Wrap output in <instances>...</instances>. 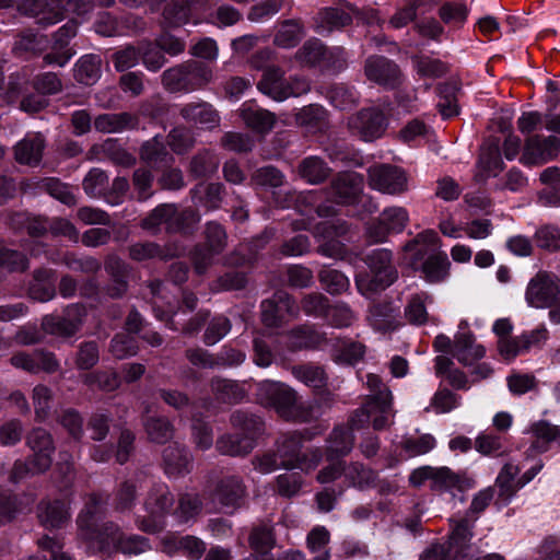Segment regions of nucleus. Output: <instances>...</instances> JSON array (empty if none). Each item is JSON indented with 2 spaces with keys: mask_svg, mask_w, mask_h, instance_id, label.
<instances>
[{
  "mask_svg": "<svg viewBox=\"0 0 560 560\" xmlns=\"http://www.w3.org/2000/svg\"><path fill=\"white\" fill-rule=\"evenodd\" d=\"M0 83V98L7 104H14L28 90L30 77L25 71L12 73L5 88Z\"/></svg>",
  "mask_w": 560,
  "mask_h": 560,
  "instance_id": "42",
  "label": "nucleus"
},
{
  "mask_svg": "<svg viewBox=\"0 0 560 560\" xmlns=\"http://www.w3.org/2000/svg\"><path fill=\"white\" fill-rule=\"evenodd\" d=\"M325 318L329 325L343 328L351 326L357 319V315L347 303L338 302L335 305L329 304Z\"/></svg>",
  "mask_w": 560,
  "mask_h": 560,
  "instance_id": "61",
  "label": "nucleus"
},
{
  "mask_svg": "<svg viewBox=\"0 0 560 560\" xmlns=\"http://www.w3.org/2000/svg\"><path fill=\"white\" fill-rule=\"evenodd\" d=\"M27 267V258L22 253L10 248H0V281L8 273L24 271Z\"/></svg>",
  "mask_w": 560,
  "mask_h": 560,
  "instance_id": "51",
  "label": "nucleus"
},
{
  "mask_svg": "<svg viewBox=\"0 0 560 560\" xmlns=\"http://www.w3.org/2000/svg\"><path fill=\"white\" fill-rule=\"evenodd\" d=\"M201 506V499L197 493H182L178 497V505L174 510V515L180 523H186L200 513Z\"/></svg>",
  "mask_w": 560,
  "mask_h": 560,
  "instance_id": "53",
  "label": "nucleus"
},
{
  "mask_svg": "<svg viewBox=\"0 0 560 560\" xmlns=\"http://www.w3.org/2000/svg\"><path fill=\"white\" fill-rule=\"evenodd\" d=\"M257 89L276 102L298 97L311 90L310 82L302 77L285 78V72L278 66L270 65L264 69Z\"/></svg>",
  "mask_w": 560,
  "mask_h": 560,
  "instance_id": "7",
  "label": "nucleus"
},
{
  "mask_svg": "<svg viewBox=\"0 0 560 560\" xmlns=\"http://www.w3.org/2000/svg\"><path fill=\"white\" fill-rule=\"evenodd\" d=\"M15 8L21 14L36 19V23L43 27L55 25L63 20L59 1L15 0Z\"/></svg>",
  "mask_w": 560,
  "mask_h": 560,
  "instance_id": "16",
  "label": "nucleus"
},
{
  "mask_svg": "<svg viewBox=\"0 0 560 560\" xmlns=\"http://www.w3.org/2000/svg\"><path fill=\"white\" fill-rule=\"evenodd\" d=\"M38 518L46 528H61L70 520V512L62 501H46L38 505Z\"/></svg>",
  "mask_w": 560,
  "mask_h": 560,
  "instance_id": "33",
  "label": "nucleus"
},
{
  "mask_svg": "<svg viewBox=\"0 0 560 560\" xmlns=\"http://www.w3.org/2000/svg\"><path fill=\"white\" fill-rule=\"evenodd\" d=\"M162 465L170 479H178L190 472L192 457L185 446L175 442L163 450Z\"/></svg>",
  "mask_w": 560,
  "mask_h": 560,
  "instance_id": "20",
  "label": "nucleus"
},
{
  "mask_svg": "<svg viewBox=\"0 0 560 560\" xmlns=\"http://www.w3.org/2000/svg\"><path fill=\"white\" fill-rule=\"evenodd\" d=\"M213 72L207 65L189 60L165 70L162 74V84L170 92H192L209 84Z\"/></svg>",
  "mask_w": 560,
  "mask_h": 560,
  "instance_id": "6",
  "label": "nucleus"
},
{
  "mask_svg": "<svg viewBox=\"0 0 560 560\" xmlns=\"http://www.w3.org/2000/svg\"><path fill=\"white\" fill-rule=\"evenodd\" d=\"M347 9H349L347 7ZM352 12L338 8H324L314 18V28L319 35H329L350 25Z\"/></svg>",
  "mask_w": 560,
  "mask_h": 560,
  "instance_id": "24",
  "label": "nucleus"
},
{
  "mask_svg": "<svg viewBox=\"0 0 560 560\" xmlns=\"http://www.w3.org/2000/svg\"><path fill=\"white\" fill-rule=\"evenodd\" d=\"M177 221L176 208L173 205H161L142 221L141 226L149 232L155 233L164 224L166 230L174 231Z\"/></svg>",
  "mask_w": 560,
  "mask_h": 560,
  "instance_id": "38",
  "label": "nucleus"
},
{
  "mask_svg": "<svg viewBox=\"0 0 560 560\" xmlns=\"http://www.w3.org/2000/svg\"><path fill=\"white\" fill-rule=\"evenodd\" d=\"M324 334L313 326L301 325L287 334V347L292 351L316 348L324 341Z\"/></svg>",
  "mask_w": 560,
  "mask_h": 560,
  "instance_id": "34",
  "label": "nucleus"
},
{
  "mask_svg": "<svg viewBox=\"0 0 560 560\" xmlns=\"http://www.w3.org/2000/svg\"><path fill=\"white\" fill-rule=\"evenodd\" d=\"M462 397L447 388H441L434 393L430 405L424 409L427 412L448 413L460 406Z\"/></svg>",
  "mask_w": 560,
  "mask_h": 560,
  "instance_id": "52",
  "label": "nucleus"
},
{
  "mask_svg": "<svg viewBox=\"0 0 560 560\" xmlns=\"http://www.w3.org/2000/svg\"><path fill=\"white\" fill-rule=\"evenodd\" d=\"M256 397L260 405L273 408L287 420L306 422L313 417L312 408L298 402L296 392L282 382L265 380L258 383Z\"/></svg>",
  "mask_w": 560,
  "mask_h": 560,
  "instance_id": "2",
  "label": "nucleus"
},
{
  "mask_svg": "<svg viewBox=\"0 0 560 560\" xmlns=\"http://www.w3.org/2000/svg\"><path fill=\"white\" fill-rule=\"evenodd\" d=\"M365 262L371 273L355 277L357 288L362 295L371 296L384 291L396 281L398 272L392 262L390 250L374 249L366 256Z\"/></svg>",
  "mask_w": 560,
  "mask_h": 560,
  "instance_id": "5",
  "label": "nucleus"
},
{
  "mask_svg": "<svg viewBox=\"0 0 560 560\" xmlns=\"http://www.w3.org/2000/svg\"><path fill=\"white\" fill-rule=\"evenodd\" d=\"M450 261L445 253L428 256L421 265V272L430 283H436L445 279Z\"/></svg>",
  "mask_w": 560,
  "mask_h": 560,
  "instance_id": "46",
  "label": "nucleus"
},
{
  "mask_svg": "<svg viewBox=\"0 0 560 560\" xmlns=\"http://www.w3.org/2000/svg\"><path fill=\"white\" fill-rule=\"evenodd\" d=\"M45 140L39 133H28L14 147L15 160L21 164L37 165L43 156Z\"/></svg>",
  "mask_w": 560,
  "mask_h": 560,
  "instance_id": "28",
  "label": "nucleus"
},
{
  "mask_svg": "<svg viewBox=\"0 0 560 560\" xmlns=\"http://www.w3.org/2000/svg\"><path fill=\"white\" fill-rule=\"evenodd\" d=\"M468 12V8L462 2H445L439 10V16L445 24L460 27L466 22Z\"/></svg>",
  "mask_w": 560,
  "mask_h": 560,
  "instance_id": "63",
  "label": "nucleus"
},
{
  "mask_svg": "<svg viewBox=\"0 0 560 560\" xmlns=\"http://www.w3.org/2000/svg\"><path fill=\"white\" fill-rule=\"evenodd\" d=\"M211 390L215 398L222 402H238L244 397L243 388L235 382L214 377L210 383Z\"/></svg>",
  "mask_w": 560,
  "mask_h": 560,
  "instance_id": "47",
  "label": "nucleus"
},
{
  "mask_svg": "<svg viewBox=\"0 0 560 560\" xmlns=\"http://www.w3.org/2000/svg\"><path fill=\"white\" fill-rule=\"evenodd\" d=\"M486 353L483 346L476 342L470 334H460L456 336L453 355L463 364L468 365L474 361L481 359Z\"/></svg>",
  "mask_w": 560,
  "mask_h": 560,
  "instance_id": "35",
  "label": "nucleus"
},
{
  "mask_svg": "<svg viewBox=\"0 0 560 560\" xmlns=\"http://www.w3.org/2000/svg\"><path fill=\"white\" fill-rule=\"evenodd\" d=\"M433 302L428 292H419L410 295L405 306V317L409 324L421 326L429 322L430 316L427 311V304Z\"/></svg>",
  "mask_w": 560,
  "mask_h": 560,
  "instance_id": "39",
  "label": "nucleus"
},
{
  "mask_svg": "<svg viewBox=\"0 0 560 560\" xmlns=\"http://www.w3.org/2000/svg\"><path fill=\"white\" fill-rule=\"evenodd\" d=\"M476 518L465 516L455 523L448 541V551L455 560H464L466 558V550L472 537L471 529Z\"/></svg>",
  "mask_w": 560,
  "mask_h": 560,
  "instance_id": "27",
  "label": "nucleus"
},
{
  "mask_svg": "<svg viewBox=\"0 0 560 560\" xmlns=\"http://www.w3.org/2000/svg\"><path fill=\"white\" fill-rule=\"evenodd\" d=\"M231 423L238 432L223 434L217 440V450L229 456H246L255 445L256 439L264 432V422L260 417L237 410L231 416Z\"/></svg>",
  "mask_w": 560,
  "mask_h": 560,
  "instance_id": "3",
  "label": "nucleus"
},
{
  "mask_svg": "<svg viewBox=\"0 0 560 560\" xmlns=\"http://www.w3.org/2000/svg\"><path fill=\"white\" fill-rule=\"evenodd\" d=\"M261 320L267 327H278L285 316L298 317L300 310L295 301L284 291L276 292L270 299L261 302Z\"/></svg>",
  "mask_w": 560,
  "mask_h": 560,
  "instance_id": "14",
  "label": "nucleus"
},
{
  "mask_svg": "<svg viewBox=\"0 0 560 560\" xmlns=\"http://www.w3.org/2000/svg\"><path fill=\"white\" fill-rule=\"evenodd\" d=\"M366 319L371 327L380 332L393 331L400 325L399 313L390 303L372 304Z\"/></svg>",
  "mask_w": 560,
  "mask_h": 560,
  "instance_id": "26",
  "label": "nucleus"
},
{
  "mask_svg": "<svg viewBox=\"0 0 560 560\" xmlns=\"http://www.w3.org/2000/svg\"><path fill=\"white\" fill-rule=\"evenodd\" d=\"M302 444L303 435L299 432L282 434L277 440L276 452L282 468L288 470L301 469L308 472L319 465L323 457L322 451L313 448L303 453Z\"/></svg>",
  "mask_w": 560,
  "mask_h": 560,
  "instance_id": "8",
  "label": "nucleus"
},
{
  "mask_svg": "<svg viewBox=\"0 0 560 560\" xmlns=\"http://www.w3.org/2000/svg\"><path fill=\"white\" fill-rule=\"evenodd\" d=\"M369 186L382 194L398 196L408 191V175L399 166L373 165L368 170Z\"/></svg>",
  "mask_w": 560,
  "mask_h": 560,
  "instance_id": "10",
  "label": "nucleus"
},
{
  "mask_svg": "<svg viewBox=\"0 0 560 560\" xmlns=\"http://www.w3.org/2000/svg\"><path fill=\"white\" fill-rule=\"evenodd\" d=\"M107 186L108 176L103 170L97 167L90 170L82 182L83 190L90 197L102 196Z\"/></svg>",
  "mask_w": 560,
  "mask_h": 560,
  "instance_id": "64",
  "label": "nucleus"
},
{
  "mask_svg": "<svg viewBox=\"0 0 560 560\" xmlns=\"http://www.w3.org/2000/svg\"><path fill=\"white\" fill-rule=\"evenodd\" d=\"M329 532L325 527H315L307 535V547L314 553V560H329L327 545Z\"/></svg>",
  "mask_w": 560,
  "mask_h": 560,
  "instance_id": "60",
  "label": "nucleus"
},
{
  "mask_svg": "<svg viewBox=\"0 0 560 560\" xmlns=\"http://www.w3.org/2000/svg\"><path fill=\"white\" fill-rule=\"evenodd\" d=\"M101 67L102 59L98 55H84L74 65V78L81 84L93 85L101 78Z\"/></svg>",
  "mask_w": 560,
  "mask_h": 560,
  "instance_id": "36",
  "label": "nucleus"
},
{
  "mask_svg": "<svg viewBox=\"0 0 560 560\" xmlns=\"http://www.w3.org/2000/svg\"><path fill=\"white\" fill-rule=\"evenodd\" d=\"M304 36V27L296 20L283 21L273 38L275 45L281 48H292L299 44Z\"/></svg>",
  "mask_w": 560,
  "mask_h": 560,
  "instance_id": "45",
  "label": "nucleus"
},
{
  "mask_svg": "<svg viewBox=\"0 0 560 560\" xmlns=\"http://www.w3.org/2000/svg\"><path fill=\"white\" fill-rule=\"evenodd\" d=\"M245 486L237 476H226L222 478L215 488L213 499L225 509L238 508L245 497Z\"/></svg>",
  "mask_w": 560,
  "mask_h": 560,
  "instance_id": "23",
  "label": "nucleus"
},
{
  "mask_svg": "<svg viewBox=\"0 0 560 560\" xmlns=\"http://www.w3.org/2000/svg\"><path fill=\"white\" fill-rule=\"evenodd\" d=\"M318 279L325 290L330 294H340L350 287V281L343 273L327 267H324L319 271Z\"/></svg>",
  "mask_w": 560,
  "mask_h": 560,
  "instance_id": "58",
  "label": "nucleus"
},
{
  "mask_svg": "<svg viewBox=\"0 0 560 560\" xmlns=\"http://www.w3.org/2000/svg\"><path fill=\"white\" fill-rule=\"evenodd\" d=\"M440 101L438 108L443 118H451L458 114L456 104V86L451 83H443L438 86Z\"/></svg>",
  "mask_w": 560,
  "mask_h": 560,
  "instance_id": "62",
  "label": "nucleus"
},
{
  "mask_svg": "<svg viewBox=\"0 0 560 560\" xmlns=\"http://www.w3.org/2000/svg\"><path fill=\"white\" fill-rule=\"evenodd\" d=\"M137 126L138 117L127 112L102 114L94 119V128L103 133L121 132Z\"/></svg>",
  "mask_w": 560,
  "mask_h": 560,
  "instance_id": "30",
  "label": "nucleus"
},
{
  "mask_svg": "<svg viewBox=\"0 0 560 560\" xmlns=\"http://www.w3.org/2000/svg\"><path fill=\"white\" fill-rule=\"evenodd\" d=\"M244 124L257 133H268L276 124V115L252 102H245L238 109Z\"/></svg>",
  "mask_w": 560,
  "mask_h": 560,
  "instance_id": "25",
  "label": "nucleus"
},
{
  "mask_svg": "<svg viewBox=\"0 0 560 560\" xmlns=\"http://www.w3.org/2000/svg\"><path fill=\"white\" fill-rule=\"evenodd\" d=\"M330 189L336 202L355 203L362 197L363 177L354 172L339 173L331 182Z\"/></svg>",
  "mask_w": 560,
  "mask_h": 560,
  "instance_id": "19",
  "label": "nucleus"
},
{
  "mask_svg": "<svg viewBox=\"0 0 560 560\" xmlns=\"http://www.w3.org/2000/svg\"><path fill=\"white\" fill-rule=\"evenodd\" d=\"M164 551L172 555L182 551L187 558L199 560L206 552V544L196 536L165 537L163 539Z\"/></svg>",
  "mask_w": 560,
  "mask_h": 560,
  "instance_id": "31",
  "label": "nucleus"
},
{
  "mask_svg": "<svg viewBox=\"0 0 560 560\" xmlns=\"http://www.w3.org/2000/svg\"><path fill=\"white\" fill-rule=\"evenodd\" d=\"M27 447L31 450L30 463L35 471L45 472L52 464L55 443L52 435L44 428H34L25 436Z\"/></svg>",
  "mask_w": 560,
  "mask_h": 560,
  "instance_id": "12",
  "label": "nucleus"
},
{
  "mask_svg": "<svg viewBox=\"0 0 560 560\" xmlns=\"http://www.w3.org/2000/svg\"><path fill=\"white\" fill-rule=\"evenodd\" d=\"M291 373L296 380L313 388H322L327 383V375L318 365H294L291 368Z\"/></svg>",
  "mask_w": 560,
  "mask_h": 560,
  "instance_id": "48",
  "label": "nucleus"
},
{
  "mask_svg": "<svg viewBox=\"0 0 560 560\" xmlns=\"http://www.w3.org/2000/svg\"><path fill=\"white\" fill-rule=\"evenodd\" d=\"M560 152V139L556 136H532L526 139L522 162L526 165H541L555 159Z\"/></svg>",
  "mask_w": 560,
  "mask_h": 560,
  "instance_id": "17",
  "label": "nucleus"
},
{
  "mask_svg": "<svg viewBox=\"0 0 560 560\" xmlns=\"http://www.w3.org/2000/svg\"><path fill=\"white\" fill-rule=\"evenodd\" d=\"M520 472V468L513 464H505L499 472L495 485L499 488V497L502 500H510L517 489H520V481L515 482L514 478Z\"/></svg>",
  "mask_w": 560,
  "mask_h": 560,
  "instance_id": "49",
  "label": "nucleus"
},
{
  "mask_svg": "<svg viewBox=\"0 0 560 560\" xmlns=\"http://www.w3.org/2000/svg\"><path fill=\"white\" fill-rule=\"evenodd\" d=\"M348 127L352 133L365 141H371L384 133L387 120L382 110L365 108L349 117Z\"/></svg>",
  "mask_w": 560,
  "mask_h": 560,
  "instance_id": "15",
  "label": "nucleus"
},
{
  "mask_svg": "<svg viewBox=\"0 0 560 560\" xmlns=\"http://www.w3.org/2000/svg\"><path fill=\"white\" fill-rule=\"evenodd\" d=\"M345 478L349 485L359 489H365L374 483L376 474L363 464L351 463L345 470Z\"/></svg>",
  "mask_w": 560,
  "mask_h": 560,
  "instance_id": "56",
  "label": "nucleus"
},
{
  "mask_svg": "<svg viewBox=\"0 0 560 560\" xmlns=\"http://www.w3.org/2000/svg\"><path fill=\"white\" fill-rule=\"evenodd\" d=\"M366 78L385 88L395 89L401 83V71L392 60L383 56H371L364 66Z\"/></svg>",
  "mask_w": 560,
  "mask_h": 560,
  "instance_id": "18",
  "label": "nucleus"
},
{
  "mask_svg": "<svg viewBox=\"0 0 560 560\" xmlns=\"http://www.w3.org/2000/svg\"><path fill=\"white\" fill-rule=\"evenodd\" d=\"M366 386L371 395L365 404L353 412L351 427L363 429L372 423L375 430H383L393 423V396L388 387L375 374L366 375Z\"/></svg>",
  "mask_w": 560,
  "mask_h": 560,
  "instance_id": "1",
  "label": "nucleus"
},
{
  "mask_svg": "<svg viewBox=\"0 0 560 560\" xmlns=\"http://www.w3.org/2000/svg\"><path fill=\"white\" fill-rule=\"evenodd\" d=\"M174 505V495L165 483H155L148 491L144 509L148 516L137 518L138 528L145 533H158L164 526V518Z\"/></svg>",
  "mask_w": 560,
  "mask_h": 560,
  "instance_id": "9",
  "label": "nucleus"
},
{
  "mask_svg": "<svg viewBox=\"0 0 560 560\" xmlns=\"http://www.w3.org/2000/svg\"><path fill=\"white\" fill-rule=\"evenodd\" d=\"M179 113L187 122L201 129L212 130L220 126L219 112L212 104L205 101L188 103L180 108Z\"/></svg>",
  "mask_w": 560,
  "mask_h": 560,
  "instance_id": "22",
  "label": "nucleus"
},
{
  "mask_svg": "<svg viewBox=\"0 0 560 560\" xmlns=\"http://www.w3.org/2000/svg\"><path fill=\"white\" fill-rule=\"evenodd\" d=\"M84 315L85 310L82 305L72 304L62 315H46L42 320V327L49 335L69 338L79 331Z\"/></svg>",
  "mask_w": 560,
  "mask_h": 560,
  "instance_id": "13",
  "label": "nucleus"
},
{
  "mask_svg": "<svg viewBox=\"0 0 560 560\" xmlns=\"http://www.w3.org/2000/svg\"><path fill=\"white\" fill-rule=\"evenodd\" d=\"M276 538L272 528L268 525H259L254 527L249 535V545L259 558V555L266 557L275 547Z\"/></svg>",
  "mask_w": 560,
  "mask_h": 560,
  "instance_id": "50",
  "label": "nucleus"
},
{
  "mask_svg": "<svg viewBox=\"0 0 560 560\" xmlns=\"http://www.w3.org/2000/svg\"><path fill=\"white\" fill-rule=\"evenodd\" d=\"M104 500L101 495L92 494L85 503L84 510L78 517L80 535L88 541L95 544L100 551L117 552L119 541L125 534L120 527L112 522L104 523L100 529H93V520L101 512Z\"/></svg>",
  "mask_w": 560,
  "mask_h": 560,
  "instance_id": "4",
  "label": "nucleus"
},
{
  "mask_svg": "<svg viewBox=\"0 0 560 560\" xmlns=\"http://www.w3.org/2000/svg\"><path fill=\"white\" fill-rule=\"evenodd\" d=\"M365 346L354 340H337L332 350V360L338 364L354 365L363 359Z\"/></svg>",
  "mask_w": 560,
  "mask_h": 560,
  "instance_id": "40",
  "label": "nucleus"
},
{
  "mask_svg": "<svg viewBox=\"0 0 560 560\" xmlns=\"http://www.w3.org/2000/svg\"><path fill=\"white\" fill-rule=\"evenodd\" d=\"M477 167L478 171L475 174L477 183L485 182L492 173L497 175V172L502 170V161L499 156L498 148L482 152Z\"/></svg>",
  "mask_w": 560,
  "mask_h": 560,
  "instance_id": "59",
  "label": "nucleus"
},
{
  "mask_svg": "<svg viewBox=\"0 0 560 560\" xmlns=\"http://www.w3.org/2000/svg\"><path fill=\"white\" fill-rule=\"evenodd\" d=\"M409 221L408 212L402 207H389L386 208L380 217V224L375 230H382L377 232L374 240L375 242H384L386 232H401Z\"/></svg>",
  "mask_w": 560,
  "mask_h": 560,
  "instance_id": "32",
  "label": "nucleus"
},
{
  "mask_svg": "<svg viewBox=\"0 0 560 560\" xmlns=\"http://www.w3.org/2000/svg\"><path fill=\"white\" fill-rule=\"evenodd\" d=\"M140 159L149 165L156 166L167 163L168 160H172V156L166 152L163 142L154 137L142 144Z\"/></svg>",
  "mask_w": 560,
  "mask_h": 560,
  "instance_id": "55",
  "label": "nucleus"
},
{
  "mask_svg": "<svg viewBox=\"0 0 560 560\" xmlns=\"http://www.w3.org/2000/svg\"><path fill=\"white\" fill-rule=\"evenodd\" d=\"M105 270L112 279L106 288L107 294L113 299L121 298L128 290V266L117 256H109L105 261Z\"/></svg>",
  "mask_w": 560,
  "mask_h": 560,
  "instance_id": "29",
  "label": "nucleus"
},
{
  "mask_svg": "<svg viewBox=\"0 0 560 560\" xmlns=\"http://www.w3.org/2000/svg\"><path fill=\"white\" fill-rule=\"evenodd\" d=\"M32 399L35 410V419L44 422L50 415L51 404L54 399L52 390L43 384H38L33 388Z\"/></svg>",
  "mask_w": 560,
  "mask_h": 560,
  "instance_id": "54",
  "label": "nucleus"
},
{
  "mask_svg": "<svg viewBox=\"0 0 560 560\" xmlns=\"http://www.w3.org/2000/svg\"><path fill=\"white\" fill-rule=\"evenodd\" d=\"M350 428H336L329 439L328 445L326 450L327 460L338 459L341 456L347 455L352 450L354 438L352 435V430H357L351 427V422L349 421Z\"/></svg>",
  "mask_w": 560,
  "mask_h": 560,
  "instance_id": "37",
  "label": "nucleus"
},
{
  "mask_svg": "<svg viewBox=\"0 0 560 560\" xmlns=\"http://www.w3.org/2000/svg\"><path fill=\"white\" fill-rule=\"evenodd\" d=\"M143 427L148 439L156 444L166 443L174 435L173 424L164 417H144Z\"/></svg>",
  "mask_w": 560,
  "mask_h": 560,
  "instance_id": "43",
  "label": "nucleus"
},
{
  "mask_svg": "<svg viewBox=\"0 0 560 560\" xmlns=\"http://www.w3.org/2000/svg\"><path fill=\"white\" fill-rule=\"evenodd\" d=\"M219 163L220 161L213 152L205 150L192 158L190 172L196 177H207L217 172Z\"/></svg>",
  "mask_w": 560,
  "mask_h": 560,
  "instance_id": "57",
  "label": "nucleus"
},
{
  "mask_svg": "<svg viewBox=\"0 0 560 560\" xmlns=\"http://www.w3.org/2000/svg\"><path fill=\"white\" fill-rule=\"evenodd\" d=\"M560 294V280L557 276L539 271L532 278L525 291L527 304L535 308H546Z\"/></svg>",
  "mask_w": 560,
  "mask_h": 560,
  "instance_id": "11",
  "label": "nucleus"
},
{
  "mask_svg": "<svg viewBox=\"0 0 560 560\" xmlns=\"http://www.w3.org/2000/svg\"><path fill=\"white\" fill-rule=\"evenodd\" d=\"M326 47L317 38L307 39L294 55L295 60L304 67L324 66Z\"/></svg>",
  "mask_w": 560,
  "mask_h": 560,
  "instance_id": "44",
  "label": "nucleus"
},
{
  "mask_svg": "<svg viewBox=\"0 0 560 560\" xmlns=\"http://www.w3.org/2000/svg\"><path fill=\"white\" fill-rule=\"evenodd\" d=\"M432 490L448 492L453 497L475 487V480L465 472H455L448 467H435Z\"/></svg>",
  "mask_w": 560,
  "mask_h": 560,
  "instance_id": "21",
  "label": "nucleus"
},
{
  "mask_svg": "<svg viewBox=\"0 0 560 560\" xmlns=\"http://www.w3.org/2000/svg\"><path fill=\"white\" fill-rule=\"evenodd\" d=\"M299 175L312 185L323 183L331 170L318 156H307L301 161L298 167Z\"/></svg>",
  "mask_w": 560,
  "mask_h": 560,
  "instance_id": "41",
  "label": "nucleus"
}]
</instances>
